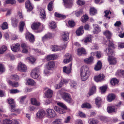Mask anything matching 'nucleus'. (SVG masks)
I'll use <instances>...</instances> for the list:
<instances>
[{
	"label": "nucleus",
	"instance_id": "1",
	"mask_svg": "<svg viewBox=\"0 0 124 124\" xmlns=\"http://www.w3.org/2000/svg\"><path fill=\"white\" fill-rule=\"evenodd\" d=\"M89 69V67L87 65L83 66L81 67L80 75L82 81H85L89 77L90 72Z\"/></svg>",
	"mask_w": 124,
	"mask_h": 124
},
{
	"label": "nucleus",
	"instance_id": "2",
	"mask_svg": "<svg viewBox=\"0 0 124 124\" xmlns=\"http://www.w3.org/2000/svg\"><path fill=\"white\" fill-rule=\"evenodd\" d=\"M115 48L114 44L113 41L110 40H109V43L108 45V48L105 50L107 55H112L114 52L113 49Z\"/></svg>",
	"mask_w": 124,
	"mask_h": 124
},
{
	"label": "nucleus",
	"instance_id": "3",
	"mask_svg": "<svg viewBox=\"0 0 124 124\" xmlns=\"http://www.w3.org/2000/svg\"><path fill=\"white\" fill-rule=\"evenodd\" d=\"M60 94L61 95L62 98L66 102L69 103H72V99L70 94L64 92H62V93H61Z\"/></svg>",
	"mask_w": 124,
	"mask_h": 124
},
{
	"label": "nucleus",
	"instance_id": "4",
	"mask_svg": "<svg viewBox=\"0 0 124 124\" xmlns=\"http://www.w3.org/2000/svg\"><path fill=\"white\" fill-rule=\"evenodd\" d=\"M25 38L30 42L33 43L35 41V38L33 35L29 32L26 33L25 34Z\"/></svg>",
	"mask_w": 124,
	"mask_h": 124
},
{
	"label": "nucleus",
	"instance_id": "5",
	"mask_svg": "<svg viewBox=\"0 0 124 124\" xmlns=\"http://www.w3.org/2000/svg\"><path fill=\"white\" fill-rule=\"evenodd\" d=\"M46 111L47 113V115L49 118H53L56 115L55 111L53 109L48 108Z\"/></svg>",
	"mask_w": 124,
	"mask_h": 124
},
{
	"label": "nucleus",
	"instance_id": "6",
	"mask_svg": "<svg viewBox=\"0 0 124 124\" xmlns=\"http://www.w3.org/2000/svg\"><path fill=\"white\" fill-rule=\"evenodd\" d=\"M108 60L110 65H114L117 63L116 59L113 57L110 56V54L108 55Z\"/></svg>",
	"mask_w": 124,
	"mask_h": 124
},
{
	"label": "nucleus",
	"instance_id": "7",
	"mask_svg": "<svg viewBox=\"0 0 124 124\" xmlns=\"http://www.w3.org/2000/svg\"><path fill=\"white\" fill-rule=\"evenodd\" d=\"M39 71V68H36L33 70L31 73V75L32 78L36 79L38 78L39 77L38 73Z\"/></svg>",
	"mask_w": 124,
	"mask_h": 124
},
{
	"label": "nucleus",
	"instance_id": "8",
	"mask_svg": "<svg viewBox=\"0 0 124 124\" xmlns=\"http://www.w3.org/2000/svg\"><path fill=\"white\" fill-rule=\"evenodd\" d=\"M65 6L66 8H70L73 4V0H63Z\"/></svg>",
	"mask_w": 124,
	"mask_h": 124
},
{
	"label": "nucleus",
	"instance_id": "9",
	"mask_svg": "<svg viewBox=\"0 0 124 124\" xmlns=\"http://www.w3.org/2000/svg\"><path fill=\"white\" fill-rule=\"evenodd\" d=\"M18 69L20 71L25 72L27 70V68L26 66L24 64L20 62L18 65Z\"/></svg>",
	"mask_w": 124,
	"mask_h": 124
},
{
	"label": "nucleus",
	"instance_id": "10",
	"mask_svg": "<svg viewBox=\"0 0 124 124\" xmlns=\"http://www.w3.org/2000/svg\"><path fill=\"white\" fill-rule=\"evenodd\" d=\"M55 66V63L54 61H49L46 64V67L48 70H51L53 69Z\"/></svg>",
	"mask_w": 124,
	"mask_h": 124
},
{
	"label": "nucleus",
	"instance_id": "11",
	"mask_svg": "<svg viewBox=\"0 0 124 124\" xmlns=\"http://www.w3.org/2000/svg\"><path fill=\"white\" fill-rule=\"evenodd\" d=\"M104 77L105 76L103 74H100L98 76H94V79L96 82H98L103 80Z\"/></svg>",
	"mask_w": 124,
	"mask_h": 124
},
{
	"label": "nucleus",
	"instance_id": "12",
	"mask_svg": "<svg viewBox=\"0 0 124 124\" xmlns=\"http://www.w3.org/2000/svg\"><path fill=\"white\" fill-rule=\"evenodd\" d=\"M76 32L77 36L82 35L84 32L83 26H80L76 30Z\"/></svg>",
	"mask_w": 124,
	"mask_h": 124
},
{
	"label": "nucleus",
	"instance_id": "13",
	"mask_svg": "<svg viewBox=\"0 0 124 124\" xmlns=\"http://www.w3.org/2000/svg\"><path fill=\"white\" fill-rule=\"evenodd\" d=\"M46 114L45 111L43 109H40L37 113V116L39 118H42Z\"/></svg>",
	"mask_w": 124,
	"mask_h": 124
},
{
	"label": "nucleus",
	"instance_id": "14",
	"mask_svg": "<svg viewBox=\"0 0 124 124\" xmlns=\"http://www.w3.org/2000/svg\"><path fill=\"white\" fill-rule=\"evenodd\" d=\"M93 57L91 56L88 58H85L84 60V61L85 63L87 64H91L93 63Z\"/></svg>",
	"mask_w": 124,
	"mask_h": 124
},
{
	"label": "nucleus",
	"instance_id": "15",
	"mask_svg": "<svg viewBox=\"0 0 124 124\" xmlns=\"http://www.w3.org/2000/svg\"><path fill=\"white\" fill-rule=\"evenodd\" d=\"M77 54L79 56L82 54H85L86 53L85 49L82 47L79 48L77 49Z\"/></svg>",
	"mask_w": 124,
	"mask_h": 124
},
{
	"label": "nucleus",
	"instance_id": "16",
	"mask_svg": "<svg viewBox=\"0 0 124 124\" xmlns=\"http://www.w3.org/2000/svg\"><path fill=\"white\" fill-rule=\"evenodd\" d=\"M107 110L109 113L114 112L117 111L116 107L114 106H108L107 108Z\"/></svg>",
	"mask_w": 124,
	"mask_h": 124
},
{
	"label": "nucleus",
	"instance_id": "17",
	"mask_svg": "<svg viewBox=\"0 0 124 124\" xmlns=\"http://www.w3.org/2000/svg\"><path fill=\"white\" fill-rule=\"evenodd\" d=\"M61 35L62 39L65 41H67L69 39V34L67 32H63L62 33Z\"/></svg>",
	"mask_w": 124,
	"mask_h": 124
},
{
	"label": "nucleus",
	"instance_id": "18",
	"mask_svg": "<svg viewBox=\"0 0 124 124\" xmlns=\"http://www.w3.org/2000/svg\"><path fill=\"white\" fill-rule=\"evenodd\" d=\"M8 103L10 105L11 109H13V108L16 107V104L14 101V100L12 99H8Z\"/></svg>",
	"mask_w": 124,
	"mask_h": 124
},
{
	"label": "nucleus",
	"instance_id": "19",
	"mask_svg": "<svg viewBox=\"0 0 124 124\" xmlns=\"http://www.w3.org/2000/svg\"><path fill=\"white\" fill-rule=\"evenodd\" d=\"M93 26L94 27V30L93 32L94 34H97L101 31V29L99 25L97 24H93Z\"/></svg>",
	"mask_w": 124,
	"mask_h": 124
},
{
	"label": "nucleus",
	"instance_id": "20",
	"mask_svg": "<svg viewBox=\"0 0 124 124\" xmlns=\"http://www.w3.org/2000/svg\"><path fill=\"white\" fill-rule=\"evenodd\" d=\"M40 24V23L36 22L33 23L31 25V27L33 30H37L39 28Z\"/></svg>",
	"mask_w": 124,
	"mask_h": 124
},
{
	"label": "nucleus",
	"instance_id": "21",
	"mask_svg": "<svg viewBox=\"0 0 124 124\" xmlns=\"http://www.w3.org/2000/svg\"><path fill=\"white\" fill-rule=\"evenodd\" d=\"M72 64L71 63L69 67H66L65 66L63 68V72L67 74H69L71 72V69Z\"/></svg>",
	"mask_w": 124,
	"mask_h": 124
},
{
	"label": "nucleus",
	"instance_id": "22",
	"mask_svg": "<svg viewBox=\"0 0 124 124\" xmlns=\"http://www.w3.org/2000/svg\"><path fill=\"white\" fill-rule=\"evenodd\" d=\"M20 47V45L19 44L16 43L15 46H11V48L13 51L17 52L19 50Z\"/></svg>",
	"mask_w": 124,
	"mask_h": 124
},
{
	"label": "nucleus",
	"instance_id": "23",
	"mask_svg": "<svg viewBox=\"0 0 124 124\" xmlns=\"http://www.w3.org/2000/svg\"><path fill=\"white\" fill-rule=\"evenodd\" d=\"M53 91L50 89H48L45 92V94L46 96L48 98H50L52 96Z\"/></svg>",
	"mask_w": 124,
	"mask_h": 124
},
{
	"label": "nucleus",
	"instance_id": "24",
	"mask_svg": "<svg viewBox=\"0 0 124 124\" xmlns=\"http://www.w3.org/2000/svg\"><path fill=\"white\" fill-rule=\"evenodd\" d=\"M102 64L101 62L98 61L96 64L94 68V69L96 71H98L100 70L101 68Z\"/></svg>",
	"mask_w": 124,
	"mask_h": 124
},
{
	"label": "nucleus",
	"instance_id": "25",
	"mask_svg": "<svg viewBox=\"0 0 124 124\" xmlns=\"http://www.w3.org/2000/svg\"><path fill=\"white\" fill-rule=\"evenodd\" d=\"M26 8L28 11L30 12L32 10L33 8L29 1L26 2L25 4Z\"/></svg>",
	"mask_w": 124,
	"mask_h": 124
},
{
	"label": "nucleus",
	"instance_id": "26",
	"mask_svg": "<svg viewBox=\"0 0 124 124\" xmlns=\"http://www.w3.org/2000/svg\"><path fill=\"white\" fill-rule=\"evenodd\" d=\"M115 98V96L113 93L110 94L107 97V99L108 101L111 102L114 100Z\"/></svg>",
	"mask_w": 124,
	"mask_h": 124
},
{
	"label": "nucleus",
	"instance_id": "27",
	"mask_svg": "<svg viewBox=\"0 0 124 124\" xmlns=\"http://www.w3.org/2000/svg\"><path fill=\"white\" fill-rule=\"evenodd\" d=\"M26 84V85L31 86L35 85H36V83L33 79L31 78L28 79L27 80Z\"/></svg>",
	"mask_w": 124,
	"mask_h": 124
},
{
	"label": "nucleus",
	"instance_id": "28",
	"mask_svg": "<svg viewBox=\"0 0 124 124\" xmlns=\"http://www.w3.org/2000/svg\"><path fill=\"white\" fill-rule=\"evenodd\" d=\"M54 16L56 17L60 18L61 20L65 19L66 18L65 15L60 14L57 12L55 13Z\"/></svg>",
	"mask_w": 124,
	"mask_h": 124
},
{
	"label": "nucleus",
	"instance_id": "29",
	"mask_svg": "<svg viewBox=\"0 0 124 124\" xmlns=\"http://www.w3.org/2000/svg\"><path fill=\"white\" fill-rule=\"evenodd\" d=\"M8 83L9 85L13 87H17L19 86V84L18 82H13L10 80H9Z\"/></svg>",
	"mask_w": 124,
	"mask_h": 124
},
{
	"label": "nucleus",
	"instance_id": "30",
	"mask_svg": "<svg viewBox=\"0 0 124 124\" xmlns=\"http://www.w3.org/2000/svg\"><path fill=\"white\" fill-rule=\"evenodd\" d=\"M70 56L68 59H65L63 60L64 62L65 63H67L70 61L72 60L71 56L69 53L66 54L65 55L66 57H67Z\"/></svg>",
	"mask_w": 124,
	"mask_h": 124
},
{
	"label": "nucleus",
	"instance_id": "31",
	"mask_svg": "<svg viewBox=\"0 0 124 124\" xmlns=\"http://www.w3.org/2000/svg\"><path fill=\"white\" fill-rule=\"evenodd\" d=\"M40 17L41 19H44L46 17V14L45 10L43 9L41 10L40 14Z\"/></svg>",
	"mask_w": 124,
	"mask_h": 124
},
{
	"label": "nucleus",
	"instance_id": "32",
	"mask_svg": "<svg viewBox=\"0 0 124 124\" xmlns=\"http://www.w3.org/2000/svg\"><path fill=\"white\" fill-rule=\"evenodd\" d=\"M89 13L91 15L93 16L97 14V11L94 8L92 7L90 8Z\"/></svg>",
	"mask_w": 124,
	"mask_h": 124
},
{
	"label": "nucleus",
	"instance_id": "33",
	"mask_svg": "<svg viewBox=\"0 0 124 124\" xmlns=\"http://www.w3.org/2000/svg\"><path fill=\"white\" fill-rule=\"evenodd\" d=\"M21 47L23 48L22 52L23 53H27L28 52V47L25 43H23L21 45Z\"/></svg>",
	"mask_w": 124,
	"mask_h": 124
},
{
	"label": "nucleus",
	"instance_id": "34",
	"mask_svg": "<svg viewBox=\"0 0 124 124\" xmlns=\"http://www.w3.org/2000/svg\"><path fill=\"white\" fill-rule=\"evenodd\" d=\"M95 103L97 107L99 108L101 106V99L100 97H97L95 99Z\"/></svg>",
	"mask_w": 124,
	"mask_h": 124
},
{
	"label": "nucleus",
	"instance_id": "35",
	"mask_svg": "<svg viewBox=\"0 0 124 124\" xmlns=\"http://www.w3.org/2000/svg\"><path fill=\"white\" fill-rule=\"evenodd\" d=\"M119 80L116 78H113L111 80L110 82L111 85L115 86L119 82Z\"/></svg>",
	"mask_w": 124,
	"mask_h": 124
},
{
	"label": "nucleus",
	"instance_id": "36",
	"mask_svg": "<svg viewBox=\"0 0 124 124\" xmlns=\"http://www.w3.org/2000/svg\"><path fill=\"white\" fill-rule=\"evenodd\" d=\"M104 13H105L104 16L106 17V19H110V17L109 16H108L109 14H111L112 12L110 11L109 10H107L105 11H104Z\"/></svg>",
	"mask_w": 124,
	"mask_h": 124
},
{
	"label": "nucleus",
	"instance_id": "37",
	"mask_svg": "<svg viewBox=\"0 0 124 124\" xmlns=\"http://www.w3.org/2000/svg\"><path fill=\"white\" fill-rule=\"evenodd\" d=\"M81 107L83 108H91V106L90 104L89 103L85 102L82 105Z\"/></svg>",
	"mask_w": 124,
	"mask_h": 124
},
{
	"label": "nucleus",
	"instance_id": "38",
	"mask_svg": "<svg viewBox=\"0 0 124 124\" xmlns=\"http://www.w3.org/2000/svg\"><path fill=\"white\" fill-rule=\"evenodd\" d=\"M12 25L14 27L16 26L18 23V20L16 18H13L11 19Z\"/></svg>",
	"mask_w": 124,
	"mask_h": 124
},
{
	"label": "nucleus",
	"instance_id": "39",
	"mask_svg": "<svg viewBox=\"0 0 124 124\" xmlns=\"http://www.w3.org/2000/svg\"><path fill=\"white\" fill-rule=\"evenodd\" d=\"M31 103L33 105L39 106L40 105V103L38 102L34 98H32L31 99Z\"/></svg>",
	"mask_w": 124,
	"mask_h": 124
},
{
	"label": "nucleus",
	"instance_id": "40",
	"mask_svg": "<svg viewBox=\"0 0 124 124\" xmlns=\"http://www.w3.org/2000/svg\"><path fill=\"white\" fill-rule=\"evenodd\" d=\"M96 87L95 86H93L92 87L88 93L89 96L93 95L94 93L96 90Z\"/></svg>",
	"mask_w": 124,
	"mask_h": 124
},
{
	"label": "nucleus",
	"instance_id": "41",
	"mask_svg": "<svg viewBox=\"0 0 124 124\" xmlns=\"http://www.w3.org/2000/svg\"><path fill=\"white\" fill-rule=\"evenodd\" d=\"M53 1H51L49 3L47 6V9L50 11H52L53 10Z\"/></svg>",
	"mask_w": 124,
	"mask_h": 124
},
{
	"label": "nucleus",
	"instance_id": "42",
	"mask_svg": "<svg viewBox=\"0 0 124 124\" xmlns=\"http://www.w3.org/2000/svg\"><path fill=\"white\" fill-rule=\"evenodd\" d=\"M103 34L106 36L107 39H110L111 34L110 31H107L103 32Z\"/></svg>",
	"mask_w": 124,
	"mask_h": 124
},
{
	"label": "nucleus",
	"instance_id": "43",
	"mask_svg": "<svg viewBox=\"0 0 124 124\" xmlns=\"http://www.w3.org/2000/svg\"><path fill=\"white\" fill-rule=\"evenodd\" d=\"M89 18L88 16L86 15H85L83 16L81 19V20L83 23H84L86 22Z\"/></svg>",
	"mask_w": 124,
	"mask_h": 124
},
{
	"label": "nucleus",
	"instance_id": "44",
	"mask_svg": "<svg viewBox=\"0 0 124 124\" xmlns=\"http://www.w3.org/2000/svg\"><path fill=\"white\" fill-rule=\"evenodd\" d=\"M7 49V47L5 46H2L0 48V54H3Z\"/></svg>",
	"mask_w": 124,
	"mask_h": 124
},
{
	"label": "nucleus",
	"instance_id": "45",
	"mask_svg": "<svg viewBox=\"0 0 124 124\" xmlns=\"http://www.w3.org/2000/svg\"><path fill=\"white\" fill-rule=\"evenodd\" d=\"M89 124H97L98 122L96 119L94 118H91L89 120Z\"/></svg>",
	"mask_w": 124,
	"mask_h": 124
},
{
	"label": "nucleus",
	"instance_id": "46",
	"mask_svg": "<svg viewBox=\"0 0 124 124\" xmlns=\"http://www.w3.org/2000/svg\"><path fill=\"white\" fill-rule=\"evenodd\" d=\"M0 27L2 30L6 29L8 28V24L7 22H4L1 25Z\"/></svg>",
	"mask_w": 124,
	"mask_h": 124
},
{
	"label": "nucleus",
	"instance_id": "47",
	"mask_svg": "<svg viewBox=\"0 0 124 124\" xmlns=\"http://www.w3.org/2000/svg\"><path fill=\"white\" fill-rule=\"evenodd\" d=\"M70 84L72 88L76 89L77 87V85L75 82L73 80L71 81L70 83Z\"/></svg>",
	"mask_w": 124,
	"mask_h": 124
},
{
	"label": "nucleus",
	"instance_id": "48",
	"mask_svg": "<svg viewBox=\"0 0 124 124\" xmlns=\"http://www.w3.org/2000/svg\"><path fill=\"white\" fill-rule=\"evenodd\" d=\"M57 105L62 108L63 109H67V107L66 105L62 102H58L57 103Z\"/></svg>",
	"mask_w": 124,
	"mask_h": 124
},
{
	"label": "nucleus",
	"instance_id": "49",
	"mask_svg": "<svg viewBox=\"0 0 124 124\" xmlns=\"http://www.w3.org/2000/svg\"><path fill=\"white\" fill-rule=\"evenodd\" d=\"M11 79L12 80L17 81L19 79V77L17 75L14 74L11 75L10 76Z\"/></svg>",
	"mask_w": 124,
	"mask_h": 124
},
{
	"label": "nucleus",
	"instance_id": "50",
	"mask_svg": "<svg viewBox=\"0 0 124 124\" xmlns=\"http://www.w3.org/2000/svg\"><path fill=\"white\" fill-rule=\"evenodd\" d=\"M55 55L54 54L50 55H48L46 58V60L47 61L54 59Z\"/></svg>",
	"mask_w": 124,
	"mask_h": 124
},
{
	"label": "nucleus",
	"instance_id": "51",
	"mask_svg": "<svg viewBox=\"0 0 124 124\" xmlns=\"http://www.w3.org/2000/svg\"><path fill=\"white\" fill-rule=\"evenodd\" d=\"M5 2L6 4H10L12 5L15 4L16 3L15 0H6Z\"/></svg>",
	"mask_w": 124,
	"mask_h": 124
},
{
	"label": "nucleus",
	"instance_id": "52",
	"mask_svg": "<svg viewBox=\"0 0 124 124\" xmlns=\"http://www.w3.org/2000/svg\"><path fill=\"white\" fill-rule=\"evenodd\" d=\"M62 121L61 119H56L53 122L52 124H61Z\"/></svg>",
	"mask_w": 124,
	"mask_h": 124
},
{
	"label": "nucleus",
	"instance_id": "53",
	"mask_svg": "<svg viewBox=\"0 0 124 124\" xmlns=\"http://www.w3.org/2000/svg\"><path fill=\"white\" fill-rule=\"evenodd\" d=\"M49 26L51 29H54L56 28V24L54 21H52L49 23Z\"/></svg>",
	"mask_w": 124,
	"mask_h": 124
},
{
	"label": "nucleus",
	"instance_id": "54",
	"mask_svg": "<svg viewBox=\"0 0 124 124\" xmlns=\"http://www.w3.org/2000/svg\"><path fill=\"white\" fill-rule=\"evenodd\" d=\"M92 36L91 35L86 37L85 39L84 42L85 43H87L88 42H90L92 41Z\"/></svg>",
	"mask_w": 124,
	"mask_h": 124
},
{
	"label": "nucleus",
	"instance_id": "55",
	"mask_svg": "<svg viewBox=\"0 0 124 124\" xmlns=\"http://www.w3.org/2000/svg\"><path fill=\"white\" fill-rule=\"evenodd\" d=\"M3 124H12L13 121L9 119H6L3 121Z\"/></svg>",
	"mask_w": 124,
	"mask_h": 124
},
{
	"label": "nucleus",
	"instance_id": "56",
	"mask_svg": "<svg viewBox=\"0 0 124 124\" xmlns=\"http://www.w3.org/2000/svg\"><path fill=\"white\" fill-rule=\"evenodd\" d=\"M83 12L82 10L80 9L78 11H76L75 13V15L77 17H79L82 14Z\"/></svg>",
	"mask_w": 124,
	"mask_h": 124
},
{
	"label": "nucleus",
	"instance_id": "57",
	"mask_svg": "<svg viewBox=\"0 0 124 124\" xmlns=\"http://www.w3.org/2000/svg\"><path fill=\"white\" fill-rule=\"evenodd\" d=\"M107 87L106 85L103 86L101 87L100 89L102 93H105L107 89Z\"/></svg>",
	"mask_w": 124,
	"mask_h": 124
},
{
	"label": "nucleus",
	"instance_id": "58",
	"mask_svg": "<svg viewBox=\"0 0 124 124\" xmlns=\"http://www.w3.org/2000/svg\"><path fill=\"white\" fill-rule=\"evenodd\" d=\"M52 50L53 51H58L60 50L59 47L56 46H53L52 47Z\"/></svg>",
	"mask_w": 124,
	"mask_h": 124
},
{
	"label": "nucleus",
	"instance_id": "59",
	"mask_svg": "<svg viewBox=\"0 0 124 124\" xmlns=\"http://www.w3.org/2000/svg\"><path fill=\"white\" fill-rule=\"evenodd\" d=\"M69 26L71 27H73L75 25V23L72 20H69L68 21Z\"/></svg>",
	"mask_w": 124,
	"mask_h": 124
},
{
	"label": "nucleus",
	"instance_id": "60",
	"mask_svg": "<svg viewBox=\"0 0 124 124\" xmlns=\"http://www.w3.org/2000/svg\"><path fill=\"white\" fill-rule=\"evenodd\" d=\"M71 119V117L70 116H68L65 119L64 122L66 123H70V121Z\"/></svg>",
	"mask_w": 124,
	"mask_h": 124
},
{
	"label": "nucleus",
	"instance_id": "61",
	"mask_svg": "<svg viewBox=\"0 0 124 124\" xmlns=\"http://www.w3.org/2000/svg\"><path fill=\"white\" fill-rule=\"evenodd\" d=\"M78 4L80 6H82L85 4V1H82L81 0H78L77 1Z\"/></svg>",
	"mask_w": 124,
	"mask_h": 124
},
{
	"label": "nucleus",
	"instance_id": "62",
	"mask_svg": "<svg viewBox=\"0 0 124 124\" xmlns=\"http://www.w3.org/2000/svg\"><path fill=\"white\" fill-rule=\"evenodd\" d=\"M5 71V68L2 64H0V74Z\"/></svg>",
	"mask_w": 124,
	"mask_h": 124
},
{
	"label": "nucleus",
	"instance_id": "63",
	"mask_svg": "<svg viewBox=\"0 0 124 124\" xmlns=\"http://www.w3.org/2000/svg\"><path fill=\"white\" fill-rule=\"evenodd\" d=\"M57 112L60 114H62L65 113H66V111L64 109L59 108V110H58Z\"/></svg>",
	"mask_w": 124,
	"mask_h": 124
},
{
	"label": "nucleus",
	"instance_id": "64",
	"mask_svg": "<svg viewBox=\"0 0 124 124\" xmlns=\"http://www.w3.org/2000/svg\"><path fill=\"white\" fill-rule=\"evenodd\" d=\"M69 81V80L65 79H62L61 81V83L62 84V85L67 84L68 83Z\"/></svg>",
	"mask_w": 124,
	"mask_h": 124
}]
</instances>
